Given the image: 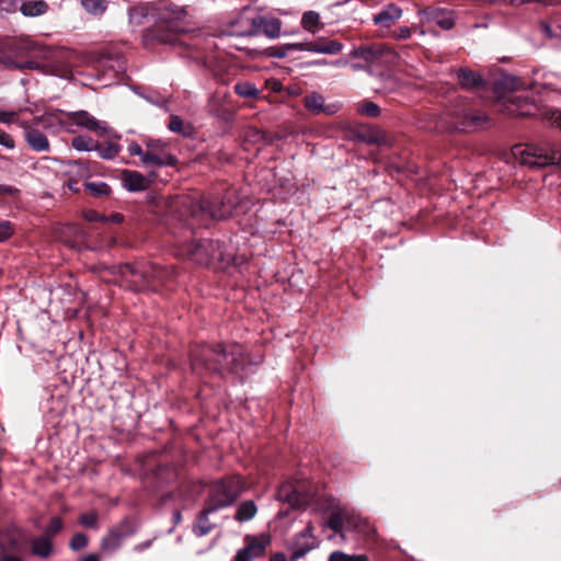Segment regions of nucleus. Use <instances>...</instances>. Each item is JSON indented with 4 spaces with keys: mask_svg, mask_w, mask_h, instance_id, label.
<instances>
[{
    "mask_svg": "<svg viewBox=\"0 0 561 561\" xmlns=\"http://www.w3.org/2000/svg\"><path fill=\"white\" fill-rule=\"evenodd\" d=\"M169 129L173 133L188 136L191 135L192 127L188 124H185L182 118L176 115H172L169 123Z\"/></svg>",
    "mask_w": 561,
    "mask_h": 561,
    "instance_id": "obj_38",
    "label": "nucleus"
},
{
    "mask_svg": "<svg viewBox=\"0 0 561 561\" xmlns=\"http://www.w3.org/2000/svg\"><path fill=\"white\" fill-rule=\"evenodd\" d=\"M126 264L118 265V266H112L107 270V274L103 275L104 280L106 282H113L115 284H118L119 286L127 287L131 289V283L130 278L131 275L125 273Z\"/></svg>",
    "mask_w": 561,
    "mask_h": 561,
    "instance_id": "obj_24",
    "label": "nucleus"
},
{
    "mask_svg": "<svg viewBox=\"0 0 561 561\" xmlns=\"http://www.w3.org/2000/svg\"><path fill=\"white\" fill-rule=\"evenodd\" d=\"M300 49L316 54L335 55L343 49V44L339 41H324L319 38L316 42L307 43L305 45L301 44Z\"/></svg>",
    "mask_w": 561,
    "mask_h": 561,
    "instance_id": "obj_18",
    "label": "nucleus"
},
{
    "mask_svg": "<svg viewBox=\"0 0 561 561\" xmlns=\"http://www.w3.org/2000/svg\"><path fill=\"white\" fill-rule=\"evenodd\" d=\"M0 561H22L21 558L10 554L3 545H0Z\"/></svg>",
    "mask_w": 561,
    "mask_h": 561,
    "instance_id": "obj_55",
    "label": "nucleus"
},
{
    "mask_svg": "<svg viewBox=\"0 0 561 561\" xmlns=\"http://www.w3.org/2000/svg\"><path fill=\"white\" fill-rule=\"evenodd\" d=\"M411 36V28L408 26H401L393 32L396 39H408Z\"/></svg>",
    "mask_w": 561,
    "mask_h": 561,
    "instance_id": "obj_53",
    "label": "nucleus"
},
{
    "mask_svg": "<svg viewBox=\"0 0 561 561\" xmlns=\"http://www.w3.org/2000/svg\"><path fill=\"white\" fill-rule=\"evenodd\" d=\"M18 121V112L0 111V124L10 125Z\"/></svg>",
    "mask_w": 561,
    "mask_h": 561,
    "instance_id": "obj_50",
    "label": "nucleus"
},
{
    "mask_svg": "<svg viewBox=\"0 0 561 561\" xmlns=\"http://www.w3.org/2000/svg\"><path fill=\"white\" fill-rule=\"evenodd\" d=\"M249 543L243 549L248 550V552L251 554L253 559L262 557L265 553L266 546L268 545V540H257L256 538L252 537L249 538Z\"/></svg>",
    "mask_w": 561,
    "mask_h": 561,
    "instance_id": "obj_32",
    "label": "nucleus"
},
{
    "mask_svg": "<svg viewBox=\"0 0 561 561\" xmlns=\"http://www.w3.org/2000/svg\"><path fill=\"white\" fill-rule=\"evenodd\" d=\"M135 533L130 520L123 519L119 524L113 526L101 540V549L106 553L117 551L125 539Z\"/></svg>",
    "mask_w": 561,
    "mask_h": 561,
    "instance_id": "obj_10",
    "label": "nucleus"
},
{
    "mask_svg": "<svg viewBox=\"0 0 561 561\" xmlns=\"http://www.w3.org/2000/svg\"><path fill=\"white\" fill-rule=\"evenodd\" d=\"M8 49L0 55V65L10 70H21V62L15 60Z\"/></svg>",
    "mask_w": 561,
    "mask_h": 561,
    "instance_id": "obj_45",
    "label": "nucleus"
},
{
    "mask_svg": "<svg viewBox=\"0 0 561 561\" xmlns=\"http://www.w3.org/2000/svg\"><path fill=\"white\" fill-rule=\"evenodd\" d=\"M80 524L84 527L98 528V514L95 512H88L80 516Z\"/></svg>",
    "mask_w": 561,
    "mask_h": 561,
    "instance_id": "obj_48",
    "label": "nucleus"
},
{
    "mask_svg": "<svg viewBox=\"0 0 561 561\" xmlns=\"http://www.w3.org/2000/svg\"><path fill=\"white\" fill-rule=\"evenodd\" d=\"M528 88L522 89L516 94L512 95L503 103V110L508 114L519 115V116H530L538 115L540 116V112L533 99L529 98V93L527 91Z\"/></svg>",
    "mask_w": 561,
    "mask_h": 561,
    "instance_id": "obj_11",
    "label": "nucleus"
},
{
    "mask_svg": "<svg viewBox=\"0 0 561 561\" xmlns=\"http://www.w3.org/2000/svg\"><path fill=\"white\" fill-rule=\"evenodd\" d=\"M358 112L369 117H378L380 107L374 102H366L358 107Z\"/></svg>",
    "mask_w": 561,
    "mask_h": 561,
    "instance_id": "obj_46",
    "label": "nucleus"
},
{
    "mask_svg": "<svg viewBox=\"0 0 561 561\" xmlns=\"http://www.w3.org/2000/svg\"><path fill=\"white\" fill-rule=\"evenodd\" d=\"M84 186L94 196H103L110 193V186L105 182H87Z\"/></svg>",
    "mask_w": 561,
    "mask_h": 561,
    "instance_id": "obj_43",
    "label": "nucleus"
},
{
    "mask_svg": "<svg viewBox=\"0 0 561 561\" xmlns=\"http://www.w3.org/2000/svg\"><path fill=\"white\" fill-rule=\"evenodd\" d=\"M84 218L89 221H107L106 216L99 214L95 210H88L84 213Z\"/></svg>",
    "mask_w": 561,
    "mask_h": 561,
    "instance_id": "obj_54",
    "label": "nucleus"
},
{
    "mask_svg": "<svg viewBox=\"0 0 561 561\" xmlns=\"http://www.w3.org/2000/svg\"><path fill=\"white\" fill-rule=\"evenodd\" d=\"M186 12L183 9L164 8L159 12L157 38L162 43L175 44V36L185 32Z\"/></svg>",
    "mask_w": 561,
    "mask_h": 561,
    "instance_id": "obj_5",
    "label": "nucleus"
},
{
    "mask_svg": "<svg viewBox=\"0 0 561 561\" xmlns=\"http://www.w3.org/2000/svg\"><path fill=\"white\" fill-rule=\"evenodd\" d=\"M402 9L394 3L385 5L378 13L374 14L373 22L375 25L389 30L402 16Z\"/></svg>",
    "mask_w": 561,
    "mask_h": 561,
    "instance_id": "obj_15",
    "label": "nucleus"
},
{
    "mask_svg": "<svg viewBox=\"0 0 561 561\" xmlns=\"http://www.w3.org/2000/svg\"><path fill=\"white\" fill-rule=\"evenodd\" d=\"M351 57L364 60L369 66L388 67L397 62L398 53L386 44H371L354 47Z\"/></svg>",
    "mask_w": 561,
    "mask_h": 561,
    "instance_id": "obj_6",
    "label": "nucleus"
},
{
    "mask_svg": "<svg viewBox=\"0 0 561 561\" xmlns=\"http://www.w3.org/2000/svg\"><path fill=\"white\" fill-rule=\"evenodd\" d=\"M227 202H221L220 207L216 208L210 202L203 201L201 203H194L188 199H181L179 205L185 207L192 217H197L199 213L207 211L213 218L224 219L229 217L233 213L234 206L230 203V198L227 197Z\"/></svg>",
    "mask_w": 561,
    "mask_h": 561,
    "instance_id": "obj_9",
    "label": "nucleus"
},
{
    "mask_svg": "<svg viewBox=\"0 0 561 561\" xmlns=\"http://www.w3.org/2000/svg\"><path fill=\"white\" fill-rule=\"evenodd\" d=\"M111 68L115 69L116 72H123L125 70V61L122 58L112 60Z\"/></svg>",
    "mask_w": 561,
    "mask_h": 561,
    "instance_id": "obj_60",
    "label": "nucleus"
},
{
    "mask_svg": "<svg viewBox=\"0 0 561 561\" xmlns=\"http://www.w3.org/2000/svg\"><path fill=\"white\" fill-rule=\"evenodd\" d=\"M21 127L24 129L25 141L28 147L36 152H48L50 149L48 138L38 129L32 128L27 122H22Z\"/></svg>",
    "mask_w": 561,
    "mask_h": 561,
    "instance_id": "obj_17",
    "label": "nucleus"
},
{
    "mask_svg": "<svg viewBox=\"0 0 561 561\" xmlns=\"http://www.w3.org/2000/svg\"><path fill=\"white\" fill-rule=\"evenodd\" d=\"M18 193V188L11 185L0 184V195L14 196Z\"/></svg>",
    "mask_w": 561,
    "mask_h": 561,
    "instance_id": "obj_59",
    "label": "nucleus"
},
{
    "mask_svg": "<svg viewBox=\"0 0 561 561\" xmlns=\"http://www.w3.org/2000/svg\"><path fill=\"white\" fill-rule=\"evenodd\" d=\"M257 508L253 501H244L237 510L236 519L239 522H248L255 516Z\"/></svg>",
    "mask_w": 561,
    "mask_h": 561,
    "instance_id": "obj_29",
    "label": "nucleus"
},
{
    "mask_svg": "<svg viewBox=\"0 0 561 561\" xmlns=\"http://www.w3.org/2000/svg\"><path fill=\"white\" fill-rule=\"evenodd\" d=\"M363 139L367 142V144H387V136H386V133L379 128H370V129H367L364 134H363Z\"/></svg>",
    "mask_w": 561,
    "mask_h": 561,
    "instance_id": "obj_40",
    "label": "nucleus"
},
{
    "mask_svg": "<svg viewBox=\"0 0 561 561\" xmlns=\"http://www.w3.org/2000/svg\"><path fill=\"white\" fill-rule=\"evenodd\" d=\"M147 271H148L149 282L151 279L158 280V282H164L173 275L172 270H167V268L161 267L153 263H147Z\"/></svg>",
    "mask_w": 561,
    "mask_h": 561,
    "instance_id": "obj_30",
    "label": "nucleus"
},
{
    "mask_svg": "<svg viewBox=\"0 0 561 561\" xmlns=\"http://www.w3.org/2000/svg\"><path fill=\"white\" fill-rule=\"evenodd\" d=\"M312 548H313V545H306V546H302L300 548H297L294 551L293 557L295 559H299V558L304 557L307 552H309Z\"/></svg>",
    "mask_w": 561,
    "mask_h": 561,
    "instance_id": "obj_58",
    "label": "nucleus"
},
{
    "mask_svg": "<svg viewBox=\"0 0 561 561\" xmlns=\"http://www.w3.org/2000/svg\"><path fill=\"white\" fill-rule=\"evenodd\" d=\"M125 273L130 274V283L133 290H141L149 284L147 264L141 266L126 264Z\"/></svg>",
    "mask_w": 561,
    "mask_h": 561,
    "instance_id": "obj_19",
    "label": "nucleus"
},
{
    "mask_svg": "<svg viewBox=\"0 0 561 561\" xmlns=\"http://www.w3.org/2000/svg\"><path fill=\"white\" fill-rule=\"evenodd\" d=\"M71 146L77 151H92L96 147V141L89 136H77L72 139Z\"/></svg>",
    "mask_w": 561,
    "mask_h": 561,
    "instance_id": "obj_37",
    "label": "nucleus"
},
{
    "mask_svg": "<svg viewBox=\"0 0 561 561\" xmlns=\"http://www.w3.org/2000/svg\"><path fill=\"white\" fill-rule=\"evenodd\" d=\"M276 500L288 503L293 508H298L308 504L310 494L305 491L304 484L286 481L278 488Z\"/></svg>",
    "mask_w": 561,
    "mask_h": 561,
    "instance_id": "obj_12",
    "label": "nucleus"
},
{
    "mask_svg": "<svg viewBox=\"0 0 561 561\" xmlns=\"http://www.w3.org/2000/svg\"><path fill=\"white\" fill-rule=\"evenodd\" d=\"M39 68V64L36 62V61H32V60H28V61H24V62H21V70L22 69H38Z\"/></svg>",
    "mask_w": 561,
    "mask_h": 561,
    "instance_id": "obj_61",
    "label": "nucleus"
},
{
    "mask_svg": "<svg viewBox=\"0 0 561 561\" xmlns=\"http://www.w3.org/2000/svg\"><path fill=\"white\" fill-rule=\"evenodd\" d=\"M141 163L146 167L154 165V167H165V165H174L176 163V159L174 156L167 152H158L154 150H148L144 152L141 158Z\"/></svg>",
    "mask_w": 561,
    "mask_h": 561,
    "instance_id": "obj_20",
    "label": "nucleus"
},
{
    "mask_svg": "<svg viewBox=\"0 0 561 561\" xmlns=\"http://www.w3.org/2000/svg\"><path fill=\"white\" fill-rule=\"evenodd\" d=\"M360 518L344 505H337L331 513L327 526L335 533L345 529H355L359 526Z\"/></svg>",
    "mask_w": 561,
    "mask_h": 561,
    "instance_id": "obj_13",
    "label": "nucleus"
},
{
    "mask_svg": "<svg viewBox=\"0 0 561 561\" xmlns=\"http://www.w3.org/2000/svg\"><path fill=\"white\" fill-rule=\"evenodd\" d=\"M247 363L244 348L239 344L222 346L218 344L214 347L203 346L196 351L192 358V369L194 373L203 374H224L238 373L244 368Z\"/></svg>",
    "mask_w": 561,
    "mask_h": 561,
    "instance_id": "obj_1",
    "label": "nucleus"
},
{
    "mask_svg": "<svg viewBox=\"0 0 561 561\" xmlns=\"http://www.w3.org/2000/svg\"><path fill=\"white\" fill-rule=\"evenodd\" d=\"M106 218H107L106 222L119 224L123 221V215H121V214H112L108 217L106 216Z\"/></svg>",
    "mask_w": 561,
    "mask_h": 561,
    "instance_id": "obj_62",
    "label": "nucleus"
},
{
    "mask_svg": "<svg viewBox=\"0 0 561 561\" xmlns=\"http://www.w3.org/2000/svg\"><path fill=\"white\" fill-rule=\"evenodd\" d=\"M329 561H368V558L365 554H346L342 551H333Z\"/></svg>",
    "mask_w": 561,
    "mask_h": 561,
    "instance_id": "obj_42",
    "label": "nucleus"
},
{
    "mask_svg": "<svg viewBox=\"0 0 561 561\" xmlns=\"http://www.w3.org/2000/svg\"><path fill=\"white\" fill-rule=\"evenodd\" d=\"M305 106L313 114H333L335 111L333 105H324V98L319 93H311L307 95L305 98Z\"/></svg>",
    "mask_w": 561,
    "mask_h": 561,
    "instance_id": "obj_23",
    "label": "nucleus"
},
{
    "mask_svg": "<svg viewBox=\"0 0 561 561\" xmlns=\"http://www.w3.org/2000/svg\"><path fill=\"white\" fill-rule=\"evenodd\" d=\"M94 150L98 151L99 156L102 159H113L121 151V146L115 142H108L106 145H100L99 142H96V147L94 148Z\"/></svg>",
    "mask_w": 561,
    "mask_h": 561,
    "instance_id": "obj_36",
    "label": "nucleus"
},
{
    "mask_svg": "<svg viewBox=\"0 0 561 561\" xmlns=\"http://www.w3.org/2000/svg\"><path fill=\"white\" fill-rule=\"evenodd\" d=\"M530 85L522 81L520 78L513 75H504L496 80L495 90L499 96V101L503 104L512 95L516 94L524 88Z\"/></svg>",
    "mask_w": 561,
    "mask_h": 561,
    "instance_id": "obj_14",
    "label": "nucleus"
},
{
    "mask_svg": "<svg viewBox=\"0 0 561 561\" xmlns=\"http://www.w3.org/2000/svg\"><path fill=\"white\" fill-rule=\"evenodd\" d=\"M27 543V536L24 531L19 530L16 534L11 535L9 538V548L13 552L21 553L24 551Z\"/></svg>",
    "mask_w": 561,
    "mask_h": 561,
    "instance_id": "obj_34",
    "label": "nucleus"
},
{
    "mask_svg": "<svg viewBox=\"0 0 561 561\" xmlns=\"http://www.w3.org/2000/svg\"><path fill=\"white\" fill-rule=\"evenodd\" d=\"M320 23V15L316 11H307L302 14L301 26L312 34L316 33L314 26Z\"/></svg>",
    "mask_w": 561,
    "mask_h": 561,
    "instance_id": "obj_39",
    "label": "nucleus"
},
{
    "mask_svg": "<svg viewBox=\"0 0 561 561\" xmlns=\"http://www.w3.org/2000/svg\"><path fill=\"white\" fill-rule=\"evenodd\" d=\"M79 561H100V559L96 554L90 553V554H87L85 557H83L82 559H80Z\"/></svg>",
    "mask_w": 561,
    "mask_h": 561,
    "instance_id": "obj_63",
    "label": "nucleus"
},
{
    "mask_svg": "<svg viewBox=\"0 0 561 561\" xmlns=\"http://www.w3.org/2000/svg\"><path fill=\"white\" fill-rule=\"evenodd\" d=\"M484 80L481 75L469 68H458V88L477 89L483 85Z\"/></svg>",
    "mask_w": 561,
    "mask_h": 561,
    "instance_id": "obj_21",
    "label": "nucleus"
},
{
    "mask_svg": "<svg viewBox=\"0 0 561 561\" xmlns=\"http://www.w3.org/2000/svg\"><path fill=\"white\" fill-rule=\"evenodd\" d=\"M433 21L443 30H450L455 25L456 15L451 10L437 9L433 13Z\"/></svg>",
    "mask_w": 561,
    "mask_h": 561,
    "instance_id": "obj_28",
    "label": "nucleus"
},
{
    "mask_svg": "<svg viewBox=\"0 0 561 561\" xmlns=\"http://www.w3.org/2000/svg\"><path fill=\"white\" fill-rule=\"evenodd\" d=\"M270 561H287L286 557L282 553H276L272 556Z\"/></svg>",
    "mask_w": 561,
    "mask_h": 561,
    "instance_id": "obj_64",
    "label": "nucleus"
},
{
    "mask_svg": "<svg viewBox=\"0 0 561 561\" xmlns=\"http://www.w3.org/2000/svg\"><path fill=\"white\" fill-rule=\"evenodd\" d=\"M81 4L84 10L93 15H101L107 8L106 0H81Z\"/></svg>",
    "mask_w": 561,
    "mask_h": 561,
    "instance_id": "obj_35",
    "label": "nucleus"
},
{
    "mask_svg": "<svg viewBox=\"0 0 561 561\" xmlns=\"http://www.w3.org/2000/svg\"><path fill=\"white\" fill-rule=\"evenodd\" d=\"M48 4L44 0H31L21 4L20 11L25 16H38L46 13Z\"/></svg>",
    "mask_w": 561,
    "mask_h": 561,
    "instance_id": "obj_26",
    "label": "nucleus"
},
{
    "mask_svg": "<svg viewBox=\"0 0 561 561\" xmlns=\"http://www.w3.org/2000/svg\"><path fill=\"white\" fill-rule=\"evenodd\" d=\"M127 151L130 156H138V157H140V159L142 158L144 152H145L142 150V148L140 147V145L137 142L129 144V146L127 147Z\"/></svg>",
    "mask_w": 561,
    "mask_h": 561,
    "instance_id": "obj_56",
    "label": "nucleus"
},
{
    "mask_svg": "<svg viewBox=\"0 0 561 561\" xmlns=\"http://www.w3.org/2000/svg\"><path fill=\"white\" fill-rule=\"evenodd\" d=\"M282 24V21L274 16L241 14L233 22V25H239L240 28L232 34L250 37L264 34L266 37L275 39L280 36Z\"/></svg>",
    "mask_w": 561,
    "mask_h": 561,
    "instance_id": "obj_3",
    "label": "nucleus"
},
{
    "mask_svg": "<svg viewBox=\"0 0 561 561\" xmlns=\"http://www.w3.org/2000/svg\"><path fill=\"white\" fill-rule=\"evenodd\" d=\"M62 528V520L59 517L51 518L48 527L45 530L44 536H48L50 539L53 536L58 534Z\"/></svg>",
    "mask_w": 561,
    "mask_h": 561,
    "instance_id": "obj_49",
    "label": "nucleus"
},
{
    "mask_svg": "<svg viewBox=\"0 0 561 561\" xmlns=\"http://www.w3.org/2000/svg\"><path fill=\"white\" fill-rule=\"evenodd\" d=\"M0 146L7 149H13L15 147L14 139L7 131L0 129Z\"/></svg>",
    "mask_w": 561,
    "mask_h": 561,
    "instance_id": "obj_52",
    "label": "nucleus"
},
{
    "mask_svg": "<svg viewBox=\"0 0 561 561\" xmlns=\"http://www.w3.org/2000/svg\"><path fill=\"white\" fill-rule=\"evenodd\" d=\"M67 119L76 126L90 130L100 137L118 138L116 133L105 122L96 119L87 111L69 112L67 113Z\"/></svg>",
    "mask_w": 561,
    "mask_h": 561,
    "instance_id": "obj_8",
    "label": "nucleus"
},
{
    "mask_svg": "<svg viewBox=\"0 0 561 561\" xmlns=\"http://www.w3.org/2000/svg\"><path fill=\"white\" fill-rule=\"evenodd\" d=\"M182 254L187 256V259L194 263L201 265H206L211 260H216L221 256V252L219 251V243L209 239H203L197 242L193 241L187 243L183 248Z\"/></svg>",
    "mask_w": 561,
    "mask_h": 561,
    "instance_id": "obj_7",
    "label": "nucleus"
},
{
    "mask_svg": "<svg viewBox=\"0 0 561 561\" xmlns=\"http://www.w3.org/2000/svg\"><path fill=\"white\" fill-rule=\"evenodd\" d=\"M69 546L75 551L83 549L88 546V537L82 533H77L71 538Z\"/></svg>",
    "mask_w": 561,
    "mask_h": 561,
    "instance_id": "obj_47",
    "label": "nucleus"
},
{
    "mask_svg": "<svg viewBox=\"0 0 561 561\" xmlns=\"http://www.w3.org/2000/svg\"><path fill=\"white\" fill-rule=\"evenodd\" d=\"M32 552L41 558H48L53 552L51 539L48 536H41L32 541Z\"/></svg>",
    "mask_w": 561,
    "mask_h": 561,
    "instance_id": "obj_27",
    "label": "nucleus"
},
{
    "mask_svg": "<svg viewBox=\"0 0 561 561\" xmlns=\"http://www.w3.org/2000/svg\"><path fill=\"white\" fill-rule=\"evenodd\" d=\"M243 491L242 480L230 477L211 484L206 501V513H215L232 505Z\"/></svg>",
    "mask_w": 561,
    "mask_h": 561,
    "instance_id": "obj_4",
    "label": "nucleus"
},
{
    "mask_svg": "<svg viewBox=\"0 0 561 561\" xmlns=\"http://www.w3.org/2000/svg\"><path fill=\"white\" fill-rule=\"evenodd\" d=\"M209 514L210 513H206V507L202 511L193 528V531L196 536L203 537L211 530L213 525L208 519Z\"/></svg>",
    "mask_w": 561,
    "mask_h": 561,
    "instance_id": "obj_31",
    "label": "nucleus"
},
{
    "mask_svg": "<svg viewBox=\"0 0 561 561\" xmlns=\"http://www.w3.org/2000/svg\"><path fill=\"white\" fill-rule=\"evenodd\" d=\"M13 233L11 222L8 220L0 221V242L7 240Z\"/></svg>",
    "mask_w": 561,
    "mask_h": 561,
    "instance_id": "obj_51",
    "label": "nucleus"
},
{
    "mask_svg": "<svg viewBox=\"0 0 561 561\" xmlns=\"http://www.w3.org/2000/svg\"><path fill=\"white\" fill-rule=\"evenodd\" d=\"M254 559L251 557V554L245 549L238 550L233 561H253Z\"/></svg>",
    "mask_w": 561,
    "mask_h": 561,
    "instance_id": "obj_57",
    "label": "nucleus"
},
{
    "mask_svg": "<svg viewBox=\"0 0 561 561\" xmlns=\"http://www.w3.org/2000/svg\"><path fill=\"white\" fill-rule=\"evenodd\" d=\"M8 50L16 58L31 57L35 53H46V47L28 38H20L8 44Z\"/></svg>",
    "mask_w": 561,
    "mask_h": 561,
    "instance_id": "obj_16",
    "label": "nucleus"
},
{
    "mask_svg": "<svg viewBox=\"0 0 561 561\" xmlns=\"http://www.w3.org/2000/svg\"><path fill=\"white\" fill-rule=\"evenodd\" d=\"M122 180L124 187L130 192L142 191L147 187L146 178L137 171L125 170Z\"/></svg>",
    "mask_w": 561,
    "mask_h": 561,
    "instance_id": "obj_22",
    "label": "nucleus"
},
{
    "mask_svg": "<svg viewBox=\"0 0 561 561\" xmlns=\"http://www.w3.org/2000/svg\"><path fill=\"white\" fill-rule=\"evenodd\" d=\"M540 117L550 123L551 126L561 129V111L554 108H542Z\"/></svg>",
    "mask_w": 561,
    "mask_h": 561,
    "instance_id": "obj_41",
    "label": "nucleus"
},
{
    "mask_svg": "<svg viewBox=\"0 0 561 561\" xmlns=\"http://www.w3.org/2000/svg\"><path fill=\"white\" fill-rule=\"evenodd\" d=\"M485 116L477 113H463L461 117L458 115V130L470 131L480 126L485 121Z\"/></svg>",
    "mask_w": 561,
    "mask_h": 561,
    "instance_id": "obj_25",
    "label": "nucleus"
},
{
    "mask_svg": "<svg viewBox=\"0 0 561 561\" xmlns=\"http://www.w3.org/2000/svg\"><path fill=\"white\" fill-rule=\"evenodd\" d=\"M513 157L531 169L558 165L561 169V145H516L512 148Z\"/></svg>",
    "mask_w": 561,
    "mask_h": 561,
    "instance_id": "obj_2",
    "label": "nucleus"
},
{
    "mask_svg": "<svg viewBox=\"0 0 561 561\" xmlns=\"http://www.w3.org/2000/svg\"><path fill=\"white\" fill-rule=\"evenodd\" d=\"M129 22L134 25L142 24L144 20L148 15V11L145 7H134L128 12Z\"/></svg>",
    "mask_w": 561,
    "mask_h": 561,
    "instance_id": "obj_44",
    "label": "nucleus"
},
{
    "mask_svg": "<svg viewBox=\"0 0 561 561\" xmlns=\"http://www.w3.org/2000/svg\"><path fill=\"white\" fill-rule=\"evenodd\" d=\"M234 92L238 95L248 99H255L259 95V90L255 84L249 81L238 82L234 85Z\"/></svg>",
    "mask_w": 561,
    "mask_h": 561,
    "instance_id": "obj_33",
    "label": "nucleus"
}]
</instances>
